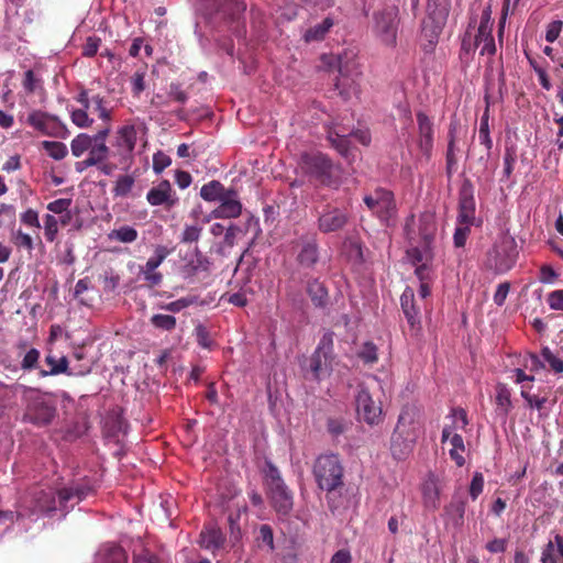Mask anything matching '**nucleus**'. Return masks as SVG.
Masks as SVG:
<instances>
[{
    "label": "nucleus",
    "instance_id": "nucleus-41",
    "mask_svg": "<svg viewBox=\"0 0 563 563\" xmlns=\"http://www.w3.org/2000/svg\"><path fill=\"white\" fill-rule=\"evenodd\" d=\"M545 367L548 366L555 374L563 373V360L555 355L548 346L541 350Z\"/></svg>",
    "mask_w": 563,
    "mask_h": 563
},
{
    "label": "nucleus",
    "instance_id": "nucleus-8",
    "mask_svg": "<svg viewBox=\"0 0 563 563\" xmlns=\"http://www.w3.org/2000/svg\"><path fill=\"white\" fill-rule=\"evenodd\" d=\"M517 254V244L514 236L508 232H501L488 253V265L496 273H506L515 265Z\"/></svg>",
    "mask_w": 563,
    "mask_h": 563
},
{
    "label": "nucleus",
    "instance_id": "nucleus-19",
    "mask_svg": "<svg viewBox=\"0 0 563 563\" xmlns=\"http://www.w3.org/2000/svg\"><path fill=\"white\" fill-rule=\"evenodd\" d=\"M219 202V206L211 212L212 218L235 219L241 216L242 203L235 189L229 188L228 194Z\"/></svg>",
    "mask_w": 563,
    "mask_h": 563
},
{
    "label": "nucleus",
    "instance_id": "nucleus-17",
    "mask_svg": "<svg viewBox=\"0 0 563 563\" xmlns=\"http://www.w3.org/2000/svg\"><path fill=\"white\" fill-rule=\"evenodd\" d=\"M170 254V250H168L164 245H157L154 251V255L151 256L145 266L142 268V274L144 276L145 282L150 287L158 286L163 280V275L159 272H156V268L165 261V258Z\"/></svg>",
    "mask_w": 563,
    "mask_h": 563
},
{
    "label": "nucleus",
    "instance_id": "nucleus-42",
    "mask_svg": "<svg viewBox=\"0 0 563 563\" xmlns=\"http://www.w3.org/2000/svg\"><path fill=\"white\" fill-rule=\"evenodd\" d=\"M197 302H198L197 296H187V297H181L175 301L165 303L164 306H162V309L169 311L172 313H177V312L181 311L183 309H186Z\"/></svg>",
    "mask_w": 563,
    "mask_h": 563
},
{
    "label": "nucleus",
    "instance_id": "nucleus-57",
    "mask_svg": "<svg viewBox=\"0 0 563 563\" xmlns=\"http://www.w3.org/2000/svg\"><path fill=\"white\" fill-rule=\"evenodd\" d=\"M484 488V476L482 473L476 472L472 478L468 494L473 500H475L483 492Z\"/></svg>",
    "mask_w": 563,
    "mask_h": 563
},
{
    "label": "nucleus",
    "instance_id": "nucleus-55",
    "mask_svg": "<svg viewBox=\"0 0 563 563\" xmlns=\"http://www.w3.org/2000/svg\"><path fill=\"white\" fill-rule=\"evenodd\" d=\"M41 81L32 69L24 73L23 87L26 92L33 93L41 86Z\"/></svg>",
    "mask_w": 563,
    "mask_h": 563
},
{
    "label": "nucleus",
    "instance_id": "nucleus-31",
    "mask_svg": "<svg viewBox=\"0 0 563 563\" xmlns=\"http://www.w3.org/2000/svg\"><path fill=\"white\" fill-rule=\"evenodd\" d=\"M229 191L219 180H211L200 189V197L208 202L220 201Z\"/></svg>",
    "mask_w": 563,
    "mask_h": 563
},
{
    "label": "nucleus",
    "instance_id": "nucleus-2",
    "mask_svg": "<svg viewBox=\"0 0 563 563\" xmlns=\"http://www.w3.org/2000/svg\"><path fill=\"white\" fill-rule=\"evenodd\" d=\"M91 493L85 484H73L57 492L38 490L33 494L31 511L33 514H51L56 510L67 511Z\"/></svg>",
    "mask_w": 563,
    "mask_h": 563
},
{
    "label": "nucleus",
    "instance_id": "nucleus-61",
    "mask_svg": "<svg viewBox=\"0 0 563 563\" xmlns=\"http://www.w3.org/2000/svg\"><path fill=\"white\" fill-rule=\"evenodd\" d=\"M20 220L23 224H25L30 228H35V229L41 228L40 220H38V213H37V211H35L33 209H27L26 211L21 213Z\"/></svg>",
    "mask_w": 563,
    "mask_h": 563
},
{
    "label": "nucleus",
    "instance_id": "nucleus-16",
    "mask_svg": "<svg viewBox=\"0 0 563 563\" xmlns=\"http://www.w3.org/2000/svg\"><path fill=\"white\" fill-rule=\"evenodd\" d=\"M356 412L360 419L369 426L378 424L382 421L383 409L376 402L369 391L361 387L356 395Z\"/></svg>",
    "mask_w": 563,
    "mask_h": 563
},
{
    "label": "nucleus",
    "instance_id": "nucleus-38",
    "mask_svg": "<svg viewBox=\"0 0 563 563\" xmlns=\"http://www.w3.org/2000/svg\"><path fill=\"white\" fill-rule=\"evenodd\" d=\"M151 324L158 330L172 332L176 329V318L172 314H153L150 319Z\"/></svg>",
    "mask_w": 563,
    "mask_h": 563
},
{
    "label": "nucleus",
    "instance_id": "nucleus-25",
    "mask_svg": "<svg viewBox=\"0 0 563 563\" xmlns=\"http://www.w3.org/2000/svg\"><path fill=\"white\" fill-rule=\"evenodd\" d=\"M110 126L106 125L95 134V143L88 151V158L96 165L101 164L108 158L109 147L106 140L110 134Z\"/></svg>",
    "mask_w": 563,
    "mask_h": 563
},
{
    "label": "nucleus",
    "instance_id": "nucleus-13",
    "mask_svg": "<svg viewBox=\"0 0 563 563\" xmlns=\"http://www.w3.org/2000/svg\"><path fill=\"white\" fill-rule=\"evenodd\" d=\"M350 221L346 209L330 203L325 205L317 216V228L321 233L330 234L343 230Z\"/></svg>",
    "mask_w": 563,
    "mask_h": 563
},
{
    "label": "nucleus",
    "instance_id": "nucleus-23",
    "mask_svg": "<svg viewBox=\"0 0 563 563\" xmlns=\"http://www.w3.org/2000/svg\"><path fill=\"white\" fill-rule=\"evenodd\" d=\"M306 292L316 309L325 310L330 306L329 289L323 282L311 278L307 282Z\"/></svg>",
    "mask_w": 563,
    "mask_h": 563
},
{
    "label": "nucleus",
    "instance_id": "nucleus-39",
    "mask_svg": "<svg viewBox=\"0 0 563 563\" xmlns=\"http://www.w3.org/2000/svg\"><path fill=\"white\" fill-rule=\"evenodd\" d=\"M42 148L47 153L49 157L56 161L65 158L68 154L67 146L57 141H43Z\"/></svg>",
    "mask_w": 563,
    "mask_h": 563
},
{
    "label": "nucleus",
    "instance_id": "nucleus-1",
    "mask_svg": "<svg viewBox=\"0 0 563 563\" xmlns=\"http://www.w3.org/2000/svg\"><path fill=\"white\" fill-rule=\"evenodd\" d=\"M437 232L435 217L432 212H423L415 221L411 216L407 219L405 233L409 243L406 255L410 264H418L421 261H432V242Z\"/></svg>",
    "mask_w": 563,
    "mask_h": 563
},
{
    "label": "nucleus",
    "instance_id": "nucleus-27",
    "mask_svg": "<svg viewBox=\"0 0 563 563\" xmlns=\"http://www.w3.org/2000/svg\"><path fill=\"white\" fill-rule=\"evenodd\" d=\"M96 563H128V555L119 545L104 544L96 555Z\"/></svg>",
    "mask_w": 563,
    "mask_h": 563
},
{
    "label": "nucleus",
    "instance_id": "nucleus-59",
    "mask_svg": "<svg viewBox=\"0 0 563 563\" xmlns=\"http://www.w3.org/2000/svg\"><path fill=\"white\" fill-rule=\"evenodd\" d=\"M38 358H40V351L33 347V349L29 350L26 352V354L24 355L22 363H21V367L23 369H27V371L36 368Z\"/></svg>",
    "mask_w": 563,
    "mask_h": 563
},
{
    "label": "nucleus",
    "instance_id": "nucleus-35",
    "mask_svg": "<svg viewBox=\"0 0 563 563\" xmlns=\"http://www.w3.org/2000/svg\"><path fill=\"white\" fill-rule=\"evenodd\" d=\"M330 144L338 151L344 158H349L351 155V142L349 136L341 135L335 131L330 130L327 136Z\"/></svg>",
    "mask_w": 563,
    "mask_h": 563
},
{
    "label": "nucleus",
    "instance_id": "nucleus-53",
    "mask_svg": "<svg viewBox=\"0 0 563 563\" xmlns=\"http://www.w3.org/2000/svg\"><path fill=\"white\" fill-rule=\"evenodd\" d=\"M202 228L199 225H186L181 236L180 242L181 243H194L198 242L201 235Z\"/></svg>",
    "mask_w": 563,
    "mask_h": 563
},
{
    "label": "nucleus",
    "instance_id": "nucleus-28",
    "mask_svg": "<svg viewBox=\"0 0 563 563\" xmlns=\"http://www.w3.org/2000/svg\"><path fill=\"white\" fill-rule=\"evenodd\" d=\"M225 538L216 526L206 527L200 532L199 544L201 548L216 551L223 547Z\"/></svg>",
    "mask_w": 563,
    "mask_h": 563
},
{
    "label": "nucleus",
    "instance_id": "nucleus-15",
    "mask_svg": "<svg viewBox=\"0 0 563 563\" xmlns=\"http://www.w3.org/2000/svg\"><path fill=\"white\" fill-rule=\"evenodd\" d=\"M26 123L44 135L60 137L66 132V126L53 114L41 110L32 111L26 119Z\"/></svg>",
    "mask_w": 563,
    "mask_h": 563
},
{
    "label": "nucleus",
    "instance_id": "nucleus-45",
    "mask_svg": "<svg viewBox=\"0 0 563 563\" xmlns=\"http://www.w3.org/2000/svg\"><path fill=\"white\" fill-rule=\"evenodd\" d=\"M256 541L260 547L265 545L269 551L274 550V534L269 525H262L260 527Z\"/></svg>",
    "mask_w": 563,
    "mask_h": 563
},
{
    "label": "nucleus",
    "instance_id": "nucleus-10",
    "mask_svg": "<svg viewBox=\"0 0 563 563\" xmlns=\"http://www.w3.org/2000/svg\"><path fill=\"white\" fill-rule=\"evenodd\" d=\"M398 15L399 10L396 5L386 7L374 13L373 31L380 42L387 46H395L397 43Z\"/></svg>",
    "mask_w": 563,
    "mask_h": 563
},
{
    "label": "nucleus",
    "instance_id": "nucleus-5",
    "mask_svg": "<svg viewBox=\"0 0 563 563\" xmlns=\"http://www.w3.org/2000/svg\"><path fill=\"white\" fill-rule=\"evenodd\" d=\"M24 399V421L43 428L49 426L57 416L56 400L52 395L30 389Z\"/></svg>",
    "mask_w": 563,
    "mask_h": 563
},
{
    "label": "nucleus",
    "instance_id": "nucleus-36",
    "mask_svg": "<svg viewBox=\"0 0 563 563\" xmlns=\"http://www.w3.org/2000/svg\"><path fill=\"white\" fill-rule=\"evenodd\" d=\"M137 231L130 225H122L118 229H113L108 234V239L110 241H117L120 243H133L137 240Z\"/></svg>",
    "mask_w": 563,
    "mask_h": 563
},
{
    "label": "nucleus",
    "instance_id": "nucleus-54",
    "mask_svg": "<svg viewBox=\"0 0 563 563\" xmlns=\"http://www.w3.org/2000/svg\"><path fill=\"white\" fill-rule=\"evenodd\" d=\"M358 356L365 362V363H375L378 358L377 356V347L372 342H366L362 346Z\"/></svg>",
    "mask_w": 563,
    "mask_h": 563
},
{
    "label": "nucleus",
    "instance_id": "nucleus-12",
    "mask_svg": "<svg viewBox=\"0 0 563 563\" xmlns=\"http://www.w3.org/2000/svg\"><path fill=\"white\" fill-rule=\"evenodd\" d=\"M438 0H429L428 14L422 20L421 34L429 44H434L446 22L448 8L445 4L437 3Z\"/></svg>",
    "mask_w": 563,
    "mask_h": 563
},
{
    "label": "nucleus",
    "instance_id": "nucleus-63",
    "mask_svg": "<svg viewBox=\"0 0 563 563\" xmlns=\"http://www.w3.org/2000/svg\"><path fill=\"white\" fill-rule=\"evenodd\" d=\"M101 40L96 36H90L87 38L84 47H82V55L86 57H93L100 46Z\"/></svg>",
    "mask_w": 563,
    "mask_h": 563
},
{
    "label": "nucleus",
    "instance_id": "nucleus-9",
    "mask_svg": "<svg viewBox=\"0 0 563 563\" xmlns=\"http://www.w3.org/2000/svg\"><path fill=\"white\" fill-rule=\"evenodd\" d=\"M482 219L476 217L473 188L470 183H463L460 188V247L464 245L471 228H479Z\"/></svg>",
    "mask_w": 563,
    "mask_h": 563
},
{
    "label": "nucleus",
    "instance_id": "nucleus-30",
    "mask_svg": "<svg viewBox=\"0 0 563 563\" xmlns=\"http://www.w3.org/2000/svg\"><path fill=\"white\" fill-rule=\"evenodd\" d=\"M432 261H421L418 264H411L416 267L415 274L420 280L419 295L421 298H427L430 295V279L432 275Z\"/></svg>",
    "mask_w": 563,
    "mask_h": 563
},
{
    "label": "nucleus",
    "instance_id": "nucleus-43",
    "mask_svg": "<svg viewBox=\"0 0 563 563\" xmlns=\"http://www.w3.org/2000/svg\"><path fill=\"white\" fill-rule=\"evenodd\" d=\"M134 178L131 175L120 176L113 187V194L117 197H125L133 188Z\"/></svg>",
    "mask_w": 563,
    "mask_h": 563
},
{
    "label": "nucleus",
    "instance_id": "nucleus-24",
    "mask_svg": "<svg viewBox=\"0 0 563 563\" xmlns=\"http://www.w3.org/2000/svg\"><path fill=\"white\" fill-rule=\"evenodd\" d=\"M274 509L283 516L290 514L294 507L292 493L286 484L268 489Z\"/></svg>",
    "mask_w": 563,
    "mask_h": 563
},
{
    "label": "nucleus",
    "instance_id": "nucleus-7",
    "mask_svg": "<svg viewBox=\"0 0 563 563\" xmlns=\"http://www.w3.org/2000/svg\"><path fill=\"white\" fill-rule=\"evenodd\" d=\"M338 71L339 77L334 86L342 99L349 100L352 96H358L362 73L353 52H344L338 56Z\"/></svg>",
    "mask_w": 563,
    "mask_h": 563
},
{
    "label": "nucleus",
    "instance_id": "nucleus-58",
    "mask_svg": "<svg viewBox=\"0 0 563 563\" xmlns=\"http://www.w3.org/2000/svg\"><path fill=\"white\" fill-rule=\"evenodd\" d=\"M172 164V159L168 155L163 152H157L153 156V170L156 174H161L165 168Z\"/></svg>",
    "mask_w": 563,
    "mask_h": 563
},
{
    "label": "nucleus",
    "instance_id": "nucleus-44",
    "mask_svg": "<svg viewBox=\"0 0 563 563\" xmlns=\"http://www.w3.org/2000/svg\"><path fill=\"white\" fill-rule=\"evenodd\" d=\"M349 429V421L343 418H328L327 431L332 438H338Z\"/></svg>",
    "mask_w": 563,
    "mask_h": 563
},
{
    "label": "nucleus",
    "instance_id": "nucleus-64",
    "mask_svg": "<svg viewBox=\"0 0 563 563\" xmlns=\"http://www.w3.org/2000/svg\"><path fill=\"white\" fill-rule=\"evenodd\" d=\"M133 563H162V561L156 554L145 550L142 553L134 555Z\"/></svg>",
    "mask_w": 563,
    "mask_h": 563
},
{
    "label": "nucleus",
    "instance_id": "nucleus-33",
    "mask_svg": "<svg viewBox=\"0 0 563 563\" xmlns=\"http://www.w3.org/2000/svg\"><path fill=\"white\" fill-rule=\"evenodd\" d=\"M334 25L333 19L325 18L322 22L316 24L314 26L308 29L305 33L306 42H317L321 41L325 37L330 29Z\"/></svg>",
    "mask_w": 563,
    "mask_h": 563
},
{
    "label": "nucleus",
    "instance_id": "nucleus-21",
    "mask_svg": "<svg viewBox=\"0 0 563 563\" xmlns=\"http://www.w3.org/2000/svg\"><path fill=\"white\" fill-rule=\"evenodd\" d=\"M400 306L411 331L417 334L421 329V318L420 309L416 307L415 292L412 288H405L400 296Z\"/></svg>",
    "mask_w": 563,
    "mask_h": 563
},
{
    "label": "nucleus",
    "instance_id": "nucleus-51",
    "mask_svg": "<svg viewBox=\"0 0 563 563\" xmlns=\"http://www.w3.org/2000/svg\"><path fill=\"white\" fill-rule=\"evenodd\" d=\"M195 335L198 345H200L201 347L210 349L212 346L213 342L210 338V333L207 327H205L203 324L199 323L198 325H196Z\"/></svg>",
    "mask_w": 563,
    "mask_h": 563
},
{
    "label": "nucleus",
    "instance_id": "nucleus-14",
    "mask_svg": "<svg viewBox=\"0 0 563 563\" xmlns=\"http://www.w3.org/2000/svg\"><path fill=\"white\" fill-rule=\"evenodd\" d=\"M363 201L382 221H388L396 212L394 194L385 188H376Z\"/></svg>",
    "mask_w": 563,
    "mask_h": 563
},
{
    "label": "nucleus",
    "instance_id": "nucleus-34",
    "mask_svg": "<svg viewBox=\"0 0 563 563\" xmlns=\"http://www.w3.org/2000/svg\"><path fill=\"white\" fill-rule=\"evenodd\" d=\"M95 143V134L79 133L70 142V151L75 157H81Z\"/></svg>",
    "mask_w": 563,
    "mask_h": 563
},
{
    "label": "nucleus",
    "instance_id": "nucleus-47",
    "mask_svg": "<svg viewBox=\"0 0 563 563\" xmlns=\"http://www.w3.org/2000/svg\"><path fill=\"white\" fill-rule=\"evenodd\" d=\"M91 102H92L91 106L93 107V110L96 112H98L99 118L102 121L108 122L111 120V111L109 109H107V107H106L104 97H102L100 95H95L91 97Z\"/></svg>",
    "mask_w": 563,
    "mask_h": 563
},
{
    "label": "nucleus",
    "instance_id": "nucleus-3",
    "mask_svg": "<svg viewBox=\"0 0 563 563\" xmlns=\"http://www.w3.org/2000/svg\"><path fill=\"white\" fill-rule=\"evenodd\" d=\"M422 432L420 412L413 407H406L399 415L391 435L390 451L395 459L404 460L412 451Z\"/></svg>",
    "mask_w": 563,
    "mask_h": 563
},
{
    "label": "nucleus",
    "instance_id": "nucleus-52",
    "mask_svg": "<svg viewBox=\"0 0 563 563\" xmlns=\"http://www.w3.org/2000/svg\"><path fill=\"white\" fill-rule=\"evenodd\" d=\"M71 202L73 201L69 198H59L54 201H51L46 208L52 213L64 214L69 211Z\"/></svg>",
    "mask_w": 563,
    "mask_h": 563
},
{
    "label": "nucleus",
    "instance_id": "nucleus-26",
    "mask_svg": "<svg viewBox=\"0 0 563 563\" xmlns=\"http://www.w3.org/2000/svg\"><path fill=\"white\" fill-rule=\"evenodd\" d=\"M417 123L419 128V147L426 155H429L433 145L432 123L423 112L417 113Z\"/></svg>",
    "mask_w": 563,
    "mask_h": 563
},
{
    "label": "nucleus",
    "instance_id": "nucleus-50",
    "mask_svg": "<svg viewBox=\"0 0 563 563\" xmlns=\"http://www.w3.org/2000/svg\"><path fill=\"white\" fill-rule=\"evenodd\" d=\"M15 222V208L12 205H0V228L14 224Z\"/></svg>",
    "mask_w": 563,
    "mask_h": 563
},
{
    "label": "nucleus",
    "instance_id": "nucleus-29",
    "mask_svg": "<svg viewBox=\"0 0 563 563\" xmlns=\"http://www.w3.org/2000/svg\"><path fill=\"white\" fill-rule=\"evenodd\" d=\"M297 262L306 268H313L319 262V245L316 240H309L302 243L297 255Z\"/></svg>",
    "mask_w": 563,
    "mask_h": 563
},
{
    "label": "nucleus",
    "instance_id": "nucleus-40",
    "mask_svg": "<svg viewBox=\"0 0 563 563\" xmlns=\"http://www.w3.org/2000/svg\"><path fill=\"white\" fill-rule=\"evenodd\" d=\"M264 477L268 489L285 484L279 470L271 461H266Z\"/></svg>",
    "mask_w": 563,
    "mask_h": 563
},
{
    "label": "nucleus",
    "instance_id": "nucleus-22",
    "mask_svg": "<svg viewBox=\"0 0 563 563\" xmlns=\"http://www.w3.org/2000/svg\"><path fill=\"white\" fill-rule=\"evenodd\" d=\"M456 409H451L450 423H445L441 435V451L445 454L448 450L451 459L457 463V430L455 426Z\"/></svg>",
    "mask_w": 563,
    "mask_h": 563
},
{
    "label": "nucleus",
    "instance_id": "nucleus-46",
    "mask_svg": "<svg viewBox=\"0 0 563 563\" xmlns=\"http://www.w3.org/2000/svg\"><path fill=\"white\" fill-rule=\"evenodd\" d=\"M58 234V220L53 214L44 217V235L48 242H54Z\"/></svg>",
    "mask_w": 563,
    "mask_h": 563
},
{
    "label": "nucleus",
    "instance_id": "nucleus-4",
    "mask_svg": "<svg viewBox=\"0 0 563 563\" xmlns=\"http://www.w3.org/2000/svg\"><path fill=\"white\" fill-rule=\"evenodd\" d=\"M299 166L311 181L329 188H338L340 185L341 168L324 153H302Z\"/></svg>",
    "mask_w": 563,
    "mask_h": 563
},
{
    "label": "nucleus",
    "instance_id": "nucleus-48",
    "mask_svg": "<svg viewBox=\"0 0 563 563\" xmlns=\"http://www.w3.org/2000/svg\"><path fill=\"white\" fill-rule=\"evenodd\" d=\"M70 118L71 122L80 129L90 128L93 123V119L88 115V112L85 109L73 110Z\"/></svg>",
    "mask_w": 563,
    "mask_h": 563
},
{
    "label": "nucleus",
    "instance_id": "nucleus-37",
    "mask_svg": "<svg viewBox=\"0 0 563 563\" xmlns=\"http://www.w3.org/2000/svg\"><path fill=\"white\" fill-rule=\"evenodd\" d=\"M423 499L427 506L435 507L439 499L440 489L434 476H430L422 486Z\"/></svg>",
    "mask_w": 563,
    "mask_h": 563
},
{
    "label": "nucleus",
    "instance_id": "nucleus-11",
    "mask_svg": "<svg viewBox=\"0 0 563 563\" xmlns=\"http://www.w3.org/2000/svg\"><path fill=\"white\" fill-rule=\"evenodd\" d=\"M332 333H325L310 357V372L316 380L330 376L333 360Z\"/></svg>",
    "mask_w": 563,
    "mask_h": 563
},
{
    "label": "nucleus",
    "instance_id": "nucleus-62",
    "mask_svg": "<svg viewBox=\"0 0 563 563\" xmlns=\"http://www.w3.org/2000/svg\"><path fill=\"white\" fill-rule=\"evenodd\" d=\"M547 302L552 310L563 311V289L551 291Z\"/></svg>",
    "mask_w": 563,
    "mask_h": 563
},
{
    "label": "nucleus",
    "instance_id": "nucleus-60",
    "mask_svg": "<svg viewBox=\"0 0 563 563\" xmlns=\"http://www.w3.org/2000/svg\"><path fill=\"white\" fill-rule=\"evenodd\" d=\"M563 29V22L561 20L552 21L548 24L545 31V40L549 43H553L558 40Z\"/></svg>",
    "mask_w": 563,
    "mask_h": 563
},
{
    "label": "nucleus",
    "instance_id": "nucleus-32",
    "mask_svg": "<svg viewBox=\"0 0 563 563\" xmlns=\"http://www.w3.org/2000/svg\"><path fill=\"white\" fill-rule=\"evenodd\" d=\"M137 132L134 125H123L118 131V146L122 147L124 153L131 154L136 144Z\"/></svg>",
    "mask_w": 563,
    "mask_h": 563
},
{
    "label": "nucleus",
    "instance_id": "nucleus-49",
    "mask_svg": "<svg viewBox=\"0 0 563 563\" xmlns=\"http://www.w3.org/2000/svg\"><path fill=\"white\" fill-rule=\"evenodd\" d=\"M11 240L15 246L25 249L29 252L34 249L32 236L27 233H24L22 230L12 232Z\"/></svg>",
    "mask_w": 563,
    "mask_h": 563
},
{
    "label": "nucleus",
    "instance_id": "nucleus-18",
    "mask_svg": "<svg viewBox=\"0 0 563 563\" xmlns=\"http://www.w3.org/2000/svg\"><path fill=\"white\" fill-rule=\"evenodd\" d=\"M146 200L151 206H165L166 209H170L177 205L178 197L172 184L164 179L147 191Z\"/></svg>",
    "mask_w": 563,
    "mask_h": 563
},
{
    "label": "nucleus",
    "instance_id": "nucleus-6",
    "mask_svg": "<svg viewBox=\"0 0 563 563\" xmlns=\"http://www.w3.org/2000/svg\"><path fill=\"white\" fill-rule=\"evenodd\" d=\"M312 473L320 489L334 492L344 485V467L338 454L319 455L313 464Z\"/></svg>",
    "mask_w": 563,
    "mask_h": 563
},
{
    "label": "nucleus",
    "instance_id": "nucleus-56",
    "mask_svg": "<svg viewBox=\"0 0 563 563\" xmlns=\"http://www.w3.org/2000/svg\"><path fill=\"white\" fill-rule=\"evenodd\" d=\"M558 547L554 541H549L541 553V563H558Z\"/></svg>",
    "mask_w": 563,
    "mask_h": 563
},
{
    "label": "nucleus",
    "instance_id": "nucleus-20",
    "mask_svg": "<svg viewBox=\"0 0 563 563\" xmlns=\"http://www.w3.org/2000/svg\"><path fill=\"white\" fill-rule=\"evenodd\" d=\"M45 363L47 366H49V369H41L38 373L41 377L55 376L59 374H65L67 376L86 375L90 372V366L80 367L78 371L75 372L69 368V362L66 356L56 358L52 353H48L45 356Z\"/></svg>",
    "mask_w": 563,
    "mask_h": 563
}]
</instances>
